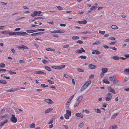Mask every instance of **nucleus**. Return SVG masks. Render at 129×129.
<instances>
[{
  "label": "nucleus",
  "instance_id": "obj_1",
  "mask_svg": "<svg viewBox=\"0 0 129 129\" xmlns=\"http://www.w3.org/2000/svg\"><path fill=\"white\" fill-rule=\"evenodd\" d=\"M112 95L110 93H108L106 97V100L107 101H110L112 97Z\"/></svg>",
  "mask_w": 129,
  "mask_h": 129
},
{
  "label": "nucleus",
  "instance_id": "obj_2",
  "mask_svg": "<svg viewBox=\"0 0 129 129\" xmlns=\"http://www.w3.org/2000/svg\"><path fill=\"white\" fill-rule=\"evenodd\" d=\"M12 117L11 118V120L13 123H16L17 121V118L14 115H12Z\"/></svg>",
  "mask_w": 129,
  "mask_h": 129
},
{
  "label": "nucleus",
  "instance_id": "obj_3",
  "mask_svg": "<svg viewBox=\"0 0 129 129\" xmlns=\"http://www.w3.org/2000/svg\"><path fill=\"white\" fill-rule=\"evenodd\" d=\"M109 78L111 79V80L113 82L116 81L117 83L119 82V80H116V78L114 76H110L109 77Z\"/></svg>",
  "mask_w": 129,
  "mask_h": 129
},
{
  "label": "nucleus",
  "instance_id": "obj_4",
  "mask_svg": "<svg viewBox=\"0 0 129 129\" xmlns=\"http://www.w3.org/2000/svg\"><path fill=\"white\" fill-rule=\"evenodd\" d=\"M19 89V88H12L9 89L7 90L6 91L7 92H14L16 91Z\"/></svg>",
  "mask_w": 129,
  "mask_h": 129
},
{
  "label": "nucleus",
  "instance_id": "obj_5",
  "mask_svg": "<svg viewBox=\"0 0 129 129\" xmlns=\"http://www.w3.org/2000/svg\"><path fill=\"white\" fill-rule=\"evenodd\" d=\"M108 90L109 92H112L114 94H116V92L115 90L113 89L111 87H108Z\"/></svg>",
  "mask_w": 129,
  "mask_h": 129
},
{
  "label": "nucleus",
  "instance_id": "obj_6",
  "mask_svg": "<svg viewBox=\"0 0 129 129\" xmlns=\"http://www.w3.org/2000/svg\"><path fill=\"white\" fill-rule=\"evenodd\" d=\"M44 101L46 102L48 104H53L54 103V102H53L51 100L48 99H45L44 100Z\"/></svg>",
  "mask_w": 129,
  "mask_h": 129
},
{
  "label": "nucleus",
  "instance_id": "obj_7",
  "mask_svg": "<svg viewBox=\"0 0 129 129\" xmlns=\"http://www.w3.org/2000/svg\"><path fill=\"white\" fill-rule=\"evenodd\" d=\"M17 48L19 49H21L24 50V49H28V48L27 46H26L24 45H22L21 46H18Z\"/></svg>",
  "mask_w": 129,
  "mask_h": 129
},
{
  "label": "nucleus",
  "instance_id": "obj_8",
  "mask_svg": "<svg viewBox=\"0 0 129 129\" xmlns=\"http://www.w3.org/2000/svg\"><path fill=\"white\" fill-rule=\"evenodd\" d=\"M96 67H97L95 65L92 64H90L88 65V68L90 69H94L96 68Z\"/></svg>",
  "mask_w": 129,
  "mask_h": 129
},
{
  "label": "nucleus",
  "instance_id": "obj_9",
  "mask_svg": "<svg viewBox=\"0 0 129 129\" xmlns=\"http://www.w3.org/2000/svg\"><path fill=\"white\" fill-rule=\"evenodd\" d=\"M118 127L116 125H111L110 127L109 128V129H116Z\"/></svg>",
  "mask_w": 129,
  "mask_h": 129
},
{
  "label": "nucleus",
  "instance_id": "obj_10",
  "mask_svg": "<svg viewBox=\"0 0 129 129\" xmlns=\"http://www.w3.org/2000/svg\"><path fill=\"white\" fill-rule=\"evenodd\" d=\"M37 14V11H35L33 13V14H31V16L32 17H35L37 15L38 16H42V15H41L40 14Z\"/></svg>",
  "mask_w": 129,
  "mask_h": 129
},
{
  "label": "nucleus",
  "instance_id": "obj_11",
  "mask_svg": "<svg viewBox=\"0 0 129 129\" xmlns=\"http://www.w3.org/2000/svg\"><path fill=\"white\" fill-rule=\"evenodd\" d=\"M76 116L77 117L82 118L83 117V114L80 113H77L76 114Z\"/></svg>",
  "mask_w": 129,
  "mask_h": 129
},
{
  "label": "nucleus",
  "instance_id": "obj_12",
  "mask_svg": "<svg viewBox=\"0 0 129 129\" xmlns=\"http://www.w3.org/2000/svg\"><path fill=\"white\" fill-rule=\"evenodd\" d=\"M91 83V81L90 80H89L85 82L84 84L87 87L90 85Z\"/></svg>",
  "mask_w": 129,
  "mask_h": 129
},
{
  "label": "nucleus",
  "instance_id": "obj_13",
  "mask_svg": "<svg viewBox=\"0 0 129 129\" xmlns=\"http://www.w3.org/2000/svg\"><path fill=\"white\" fill-rule=\"evenodd\" d=\"M83 98V96L81 95L76 100V102H78L79 103L82 100Z\"/></svg>",
  "mask_w": 129,
  "mask_h": 129
},
{
  "label": "nucleus",
  "instance_id": "obj_14",
  "mask_svg": "<svg viewBox=\"0 0 129 129\" xmlns=\"http://www.w3.org/2000/svg\"><path fill=\"white\" fill-rule=\"evenodd\" d=\"M87 88V87H86V85L84 84L82 87L80 91H83L85 89Z\"/></svg>",
  "mask_w": 129,
  "mask_h": 129
},
{
  "label": "nucleus",
  "instance_id": "obj_15",
  "mask_svg": "<svg viewBox=\"0 0 129 129\" xmlns=\"http://www.w3.org/2000/svg\"><path fill=\"white\" fill-rule=\"evenodd\" d=\"M19 35L23 36L27 35H28V34L27 33L25 32H19Z\"/></svg>",
  "mask_w": 129,
  "mask_h": 129
},
{
  "label": "nucleus",
  "instance_id": "obj_16",
  "mask_svg": "<svg viewBox=\"0 0 129 129\" xmlns=\"http://www.w3.org/2000/svg\"><path fill=\"white\" fill-rule=\"evenodd\" d=\"M108 69L106 68H103L102 69V72L105 73L108 71Z\"/></svg>",
  "mask_w": 129,
  "mask_h": 129
},
{
  "label": "nucleus",
  "instance_id": "obj_17",
  "mask_svg": "<svg viewBox=\"0 0 129 129\" xmlns=\"http://www.w3.org/2000/svg\"><path fill=\"white\" fill-rule=\"evenodd\" d=\"M0 83L1 84H6L7 83V82L5 80H0Z\"/></svg>",
  "mask_w": 129,
  "mask_h": 129
},
{
  "label": "nucleus",
  "instance_id": "obj_18",
  "mask_svg": "<svg viewBox=\"0 0 129 129\" xmlns=\"http://www.w3.org/2000/svg\"><path fill=\"white\" fill-rule=\"evenodd\" d=\"M111 58L112 59L115 60H118L120 58V57H119L117 56H112Z\"/></svg>",
  "mask_w": 129,
  "mask_h": 129
},
{
  "label": "nucleus",
  "instance_id": "obj_19",
  "mask_svg": "<svg viewBox=\"0 0 129 129\" xmlns=\"http://www.w3.org/2000/svg\"><path fill=\"white\" fill-rule=\"evenodd\" d=\"M53 109L52 108H49L47 109L45 112V113L46 114L48 113L51 111Z\"/></svg>",
  "mask_w": 129,
  "mask_h": 129
},
{
  "label": "nucleus",
  "instance_id": "obj_20",
  "mask_svg": "<svg viewBox=\"0 0 129 129\" xmlns=\"http://www.w3.org/2000/svg\"><path fill=\"white\" fill-rule=\"evenodd\" d=\"M118 115V113H116L114 115H113L112 116L111 118V119H113L114 118H115Z\"/></svg>",
  "mask_w": 129,
  "mask_h": 129
},
{
  "label": "nucleus",
  "instance_id": "obj_21",
  "mask_svg": "<svg viewBox=\"0 0 129 129\" xmlns=\"http://www.w3.org/2000/svg\"><path fill=\"white\" fill-rule=\"evenodd\" d=\"M112 28L114 29H118V27L116 25H112L111 26Z\"/></svg>",
  "mask_w": 129,
  "mask_h": 129
},
{
  "label": "nucleus",
  "instance_id": "obj_22",
  "mask_svg": "<svg viewBox=\"0 0 129 129\" xmlns=\"http://www.w3.org/2000/svg\"><path fill=\"white\" fill-rule=\"evenodd\" d=\"M67 113L66 114H67L69 116H70L71 115V111L70 110H67Z\"/></svg>",
  "mask_w": 129,
  "mask_h": 129
},
{
  "label": "nucleus",
  "instance_id": "obj_23",
  "mask_svg": "<svg viewBox=\"0 0 129 129\" xmlns=\"http://www.w3.org/2000/svg\"><path fill=\"white\" fill-rule=\"evenodd\" d=\"M123 72L124 73H126L127 74H129V69H125L124 70Z\"/></svg>",
  "mask_w": 129,
  "mask_h": 129
},
{
  "label": "nucleus",
  "instance_id": "obj_24",
  "mask_svg": "<svg viewBox=\"0 0 129 129\" xmlns=\"http://www.w3.org/2000/svg\"><path fill=\"white\" fill-rule=\"evenodd\" d=\"M103 81L104 83L106 84H109L110 83V82L109 81L106 79H104L103 80Z\"/></svg>",
  "mask_w": 129,
  "mask_h": 129
},
{
  "label": "nucleus",
  "instance_id": "obj_25",
  "mask_svg": "<svg viewBox=\"0 0 129 129\" xmlns=\"http://www.w3.org/2000/svg\"><path fill=\"white\" fill-rule=\"evenodd\" d=\"M98 8V7H96L95 6H93L91 7L90 8L91 10H95V9Z\"/></svg>",
  "mask_w": 129,
  "mask_h": 129
},
{
  "label": "nucleus",
  "instance_id": "obj_26",
  "mask_svg": "<svg viewBox=\"0 0 129 129\" xmlns=\"http://www.w3.org/2000/svg\"><path fill=\"white\" fill-rule=\"evenodd\" d=\"M92 33V32L91 31H86L81 33V34H91Z\"/></svg>",
  "mask_w": 129,
  "mask_h": 129
},
{
  "label": "nucleus",
  "instance_id": "obj_27",
  "mask_svg": "<svg viewBox=\"0 0 129 129\" xmlns=\"http://www.w3.org/2000/svg\"><path fill=\"white\" fill-rule=\"evenodd\" d=\"M74 96V95H73L68 99V103H69L70 102L71 100L73 99Z\"/></svg>",
  "mask_w": 129,
  "mask_h": 129
},
{
  "label": "nucleus",
  "instance_id": "obj_28",
  "mask_svg": "<svg viewBox=\"0 0 129 129\" xmlns=\"http://www.w3.org/2000/svg\"><path fill=\"white\" fill-rule=\"evenodd\" d=\"M35 124L34 123L31 124L30 126L29 127L31 128H34L35 127Z\"/></svg>",
  "mask_w": 129,
  "mask_h": 129
},
{
  "label": "nucleus",
  "instance_id": "obj_29",
  "mask_svg": "<svg viewBox=\"0 0 129 129\" xmlns=\"http://www.w3.org/2000/svg\"><path fill=\"white\" fill-rule=\"evenodd\" d=\"M47 70L50 71H51V68L48 66H45L44 67Z\"/></svg>",
  "mask_w": 129,
  "mask_h": 129
},
{
  "label": "nucleus",
  "instance_id": "obj_30",
  "mask_svg": "<svg viewBox=\"0 0 129 129\" xmlns=\"http://www.w3.org/2000/svg\"><path fill=\"white\" fill-rule=\"evenodd\" d=\"M1 33L2 34L7 35L8 34V31H2Z\"/></svg>",
  "mask_w": 129,
  "mask_h": 129
},
{
  "label": "nucleus",
  "instance_id": "obj_31",
  "mask_svg": "<svg viewBox=\"0 0 129 129\" xmlns=\"http://www.w3.org/2000/svg\"><path fill=\"white\" fill-rule=\"evenodd\" d=\"M58 33H63L65 32V31L63 30H57Z\"/></svg>",
  "mask_w": 129,
  "mask_h": 129
},
{
  "label": "nucleus",
  "instance_id": "obj_32",
  "mask_svg": "<svg viewBox=\"0 0 129 129\" xmlns=\"http://www.w3.org/2000/svg\"><path fill=\"white\" fill-rule=\"evenodd\" d=\"M101 42L99 41H97L95 43H93V45H98L99 44H101Z\"/></svg>",
  "mask_w": 129,
  "mask_h": 129
},
{
  "label": "nucleus",
  "instance_id": "obj_33",
  "mask_svg": "<svg viewBox=\"0 0 129 129\" xmlns=\"http://www.w3.org/2000/svg\"><path fill=\"white\" fill-rule=\"evenodd\" d=\"M79 39V37L77 36H73L72 38V39L74 40H75L77 39Z\"/></svg>",
  "mask_w": 129,
  "mask_h": 129
},
{
  "label": "nucleus",
  "instance_id": "obj_34",
  "mask_svg": "<svg viewBox=\"0 0 129 129\" xmlns=\"http://www.w3.org/2000/svg\"><path fill=\"white\" fill-rule=\"evenodd\" d=\"M77 70L79 72H84V70L80 68H77Z\"/></svg>",
  "mask_w": 129,
  "mask_h": 129
},
{
  "label": "nucleus",
  "instance_id": "obj_35",
  "mask_svg": "<svg viewBox=\"0 0 129 129\" xmlns=\"http://www.w3.org/2000/svg\"><path fill=\"white\" fill-rule=\"evenodd\" d=\"M36 74H42V72L40 71H37L35 73Z\"/></svg>",
  "mask_w": 129,
  "mask_h": 129
},
{
  "label": "nucleus",
  "instance_id": "obj_36",
  "mask_svg": "<svg viewBox=\"0 0 129 129\" xmlns=\"http://www.w3.org/2000/svg\"><path fill=\"white\" fill-rule=\"evenodd\" d=\"M41 86L42 87L44 88L48 87V85H45L44 84H42L41 85Z\"/></svg>",
  "mask_w": 129,
  "mask_h": 129
},
{
  "label": "nucleus",
  "instance_id": "obj_37",
  "mask_svg": "<svg viewBox=\"0 0 129 129\" xmlns=\"http://www.w3.org/2000/svg\"><path fill=\"white\" fill-rule=\"evenodd\" d=\"M47 51H54L55 50L52 48H48L46 49Z\"/></svg>",
  "mask_w": 129,
  "mask_h": 129
},
{
  "label": "nucleus",
  "instance_id": "obj_38",
  "mask_svg": "<svg viewBox=\"0 0 129 129\" xmlns=\"http://www.w3.org/2000/svg\"><path fill=\"white\" fill-rule=\"evenodd\" d=\"M64 116L66 119H68L69 118V116L67 114H65L64 115Z\"/></svg>",
  "mask_w": 129,
  "mask_h": 129
},
{
  "label": "nucleus",
  "instance_id": "obj_39",
  "mask_svg": "<svg viewBox=\"0 0 129 129\" xmlns=\"http://www.w3.org/2000/svg\"><path fill=\"white\" fill-rule=\"evenodd\" d=\"M9 73L10 74L12 75L13 74H16V72H12L11 71H9Z\"/></svg>",
  "mask_w": 129,
  "mask_h": 129
},
{
  "label": "nucleus",
  "instance_id": "obj_40",
  "mask_svg": "<svg viewBox=\"0 0 129 129\" xmlns=\"http://www.w3.org/2000/svg\"><path fill=\"white\" fill-rule=\"evenodd\" d=\"M5 66V64L4 63L0 64V67L3 68Z\"/></svg>",
  "mask_w": 129,
  "mask_h": 129
},
{
  "label": "nucleus",
  "instance_id": "obj_41",
  "mask_svg": "<svg viewBox=\"0 0 129 129\" xmlns=\"http://www.w3.org/2000/svg\"><path fill=\"white\" fill-rule=\"evenodd\" d=\"M95 51L96 54H101V52L98 50H95Z\"/></svg>",
  "mask_w": 129,
  "mask_h": 129
},
{
  "label": "nucleus",
  "instance_id": "obj_42",
  "mask_svg": "<svg viewBox=\"0 0 129 129\" xmlns=\"http://www.w3.org/2000/svg\"><path fill=\"white\" fill-rule=\"evenodd\" d=\"M99 32L100 34L104 35L105 33V31H102L101 30H99Z\"/></svg>",
  "mask_w": 129,
  "mask_h": 129
},
{
  "label": "nucleus",
  "instance_id": "obj_43",
  "mask_svg": "<svg viewBox=\"0 0 129 129\" xmlns=\"http://www.w3.org/2000/svg\"><path fill=\"white\" fill-rule=\"evenodd\" d=\"M69 103H68V102H67L66 104V107L67 108V109H69V106L70 104H69Z\"/></svg>",
  "mask_w": 129,
  "mask_h": 129
},
{
  "label": "nucleus",
  "instance_id": "obj_44",
  "mask_svg": "<svg viewBox=\"0 0 129 129\" xmlns=\"http://www.w3.org/2000/svg\"><path fill=\"white\" fill-rule=\"evenodd\" d=\"M8 34L10 35H14V32L8 31Z\"/></svg>",
  "mask_w": 129,
  "mask_h": 129
},
{
  "label": "nucleus",
  "instance_id": "obj_45",
  "mask_svg": "<svg viewBox=\"0 0 129 129\" xmlns=\"http://www.w3.org/2000/svg\"><path fill=\"white\" fill-rule=\"evenodd\" d=\"M82 59H85L87 57L86 56H84L83 55H81L79 57Z\"/></svg>",
  "mask_w": 129,
  "mask_h": 129
},
{
  "label": "nucleus",
  "instance_id": "obj_46",
  "mask_svg": "<svg viewBox=\"0 0 129 129\" xmlns=\"http://www.w3.org/2000/svg\"><path fill=\"white\" fill-rule=\"evenodd\" d=\"M77 43H78L81 44H82L83 43V42L82 41L80 40L78 41H77Z\"/></svg>",
  "mask_w": 129,
  "mask_h": 129
},
{
  "label": "nucleus",
  "instance_id": "obj_47",
  "mask_svg": "<svg viewBox=\"0 0 129 129\" xmlns=\"http://www.w3.org/2000/svg\"><path fill=\"white\" fill-rule=\"evenodd\" d=\"M57 7L59 10H62L63 9L60 6H57Z\"/></svg>",
  "mask_w": 129,
  "mask_h": 129
},
{
  "label": "nucleus",
  "instance_id": "obj_48",
  "mask_svg": "<svg viewBox=\"0 0 129 129\" xmlns=\"http://www.w3.org/2000/svg\"><path fill=\"white\" fill-rule=\"evenodd\" d=\"M76 53H82V50L80 49H78L77 50Z\"/></svg>",
  "mask_w": 129,
  "mask_h": 129
},
{
  "label": "nucleus",
  "instance_id": "obj_49",
  "mask_svg": "<svg viewBox=\"0 0 129 129\" xmlns=\"http://www.w3.org/2000/svg\"><path fill=\"white\" fill-rule=\"evenodd\" d=\"M47 81L48 82H49V83L50 84H53L54 83V82H53L52 81H51L50 80H47Z\"/></svg>",
  "mask_w": 129,
  "mask_h": 129
},
{
  "label": "nucleus",
  "instance_id": "obj_50",
  "mask_svg": "<svg viewBox=\"0 0 129 129\" xmlns=\"http://www.w3.org/2000/svg\"><path fill=\"white\" fill-rule=\"evenodd\" d=\"M6 28V27L5 26H0V29H5Z\"/></svg>",
  "mask_w": 129,
  "mask_h": 129
},
{
  "label": "nucleus",
  "instance_id": "obj_51",
  "mask_svg": "<svg viewBox=\"0 0 129 129\" xmlns=\"http://www.w3.org/2000/svg\"><path fill=\"white\" fill-rule=\"evenodd\" d=\"M59 67H60V69H62L65 67V65H61L60 66H59Z\"/></svg>",
  "mask_w": 129,
  "mask_h": 129
},
{
  "label": "nucleus",
  "instance_id": "obj_52",
  "mask_svg": "<svg viewBox=\"0 0 129 129\" xmlns=\"http://www.w3.org/2000/svg\"><path fill=\"white\" fill-rule=\"evenodd\" d=\"M109 39L112 40H115V38L114 37H111L109 38Z\"/></svg>",
  "mask_w": 129,
  "mask_h": 129
},
{
  "label": "nucleus",
  "instance_id": "obj_53",
  "mask_svg": "<svg viewBox=\"0 0 129 129\" xmlns=\"http://www.w3.org/2000/svg\"><path fill=\"white\" fill-rule=\"evenodd\" d=\"M26 31L28 33H33L32 31V30H26Z\"/></svg>",
  "mask_w": 129,
  "mask_h": 129
},
{
  "label": "nucleus",
  "instance_id": "obj_54",
  "mask_svg": "<svg viewBox=\"0 0 129 129\" xmlns=\"http://www.w3.org/2000/svg\"><path fill=\"white\" fill-rule=\"evenodd\" d=\"M96 112L98 113H101V111L100 109H97V111Z\"/></svg>",
  "mask_w": 129,
  "mask_h": 129
},
{
  "label": "nucleus",
  "instance_id": "obj_55",
  "mask_svg": "<svg viewBox=\"0 0 129 129\" xmlns=\"http://www.w3.org/2000/svg\"><path fill=\"white\" fill-rule=\"evenodd\" d=\"M110 49H111L113 50L116 51L117 50V48L115 47H111L110 48Z\"/></svg>",
  "mask_w": 129,
  "mask_h": 129
},
{
  "label": "nucleus",
  "instance_id": "obj_56",
  "mask_svg": "<svg viewBox=\"0 0 129 129\" xmlns=\"http://www.w3.org/2000/svg\"><path fill=\"white\" fill-rule=\"evenodd\" d=\"M69 47V45H64L63 46V47L64 48H67Z\"/></svg>",
  "mask_w": 129,
  "mask_h": 129
},
{
  "label": "nucleus",
  "instance_id": "obj_57",
  "mask_svg": "<svg viewBox=\"0 0 129 129\" xmlns=\"http://www.w3.org/2000/svg\"><path fill=\"white\" fill-rule=\"evenodd\" d=\"M51 32L52 33H58L57 30H55L53 31H51Z\"/></svg>",
  "mask_w": 129,
  "mask_h": 129
},
{
  "label": "nucleus",
  "instance_id": "obj_58",
  "mask_svg": "<svg viewBox=\"0 0 129 129\" xmlns=\"http://www.w3.org/2000/svg\"><path fill=\"white\" fill-rule=\"evenodd\" d=\"M44 63V64H46L47 62V61L46 60H43L42 61Z\"/></svg>",
  "mask_w": 129,
  "mask_h": 129
},
{
  "label": "nucleus",
  "instance_id": "obj_59",
  "mask_svg": "<svg viewBox=\"0 0 129 129\" xmlns=\"http://www.w3.org/2000/svg\"><path fill=\"white\" fill-rule=\"evenodd\" d=\"M103 47L105 48H107V49H109L110 48V47H109L108 46L106 45H105L103 46Z\"/></svg>",
  "mask_w": 129,
  "mask_h": 129
},
{
  "label": "nucleus",
  "instance_id": "obj_60",
  "mask_svg": "<svg viewBox=\"0 0 129 129\" xmlns=\"http://www.w3.org/2000/svg\"><path fill=\"white\" fill-rule=\"evenodd\" d=\"M94 78V75H91L89 77V79H93Z\"/></svg>",
  "mask_w": 129,
  "mask_h": 129
},
{
  "label": "nucleus",
  "instance_id": "obj_61",
  "mask_svg": "<svg viewBox=\"0 0 129 129\" xmlns=\"http://www.w3.org/2000/svg\"><path fill=\"white\" fill-rule=\"evenodd\" d=\"M104 73L102 72L100 76L101 78H102L103 77L104 75Z\"/></svg>",
  "mask_w": 129,
  "mask_h": 129
},
{
  "label": "nucleus",
  "instance_id": "obj_62",
  "mask_svg": "<svg viewBox=\"0 0 129 129\" xmlns=\"http://www.w3.org/2000/svg\"><path fill=\"white\" fill-rule=\"evenodd\" d=\"M124 42H128L129 43V39H127L125 40L124 41Z\"/></svg>",
  "mask_w": 129,
  "mask_h": 129
},
{
  "label": "nucleus",
  "instance_id": "obj_63",
  "mask_svg": "<svg viewBox=\"0 0 129 129\" xmlns=\"http://www.w3.org/2000/svg\"><path fill=\"white\" fill-rule=\"evenodd\" d=\"M63 76L66 78H69V76L67 74H64L63 75Z\"/></svg>",
  "mask_w": 129,
  "mask_h": 129
},
{
  "label": "nucleus",
  "instance_id": "obj_64",
  "mask_svg": "<svg viewBox=\"0 0 129 129\" xmlns=\"http://www.w3.org/2000/svg\"><path fill=\"white\" fill-rule=\"evenodd\" d=\"M127 58H129V54H127L124 55Z\"/></svg>",
  "mask_w": 129,
  "mask_h": 129
}]
</instances>
